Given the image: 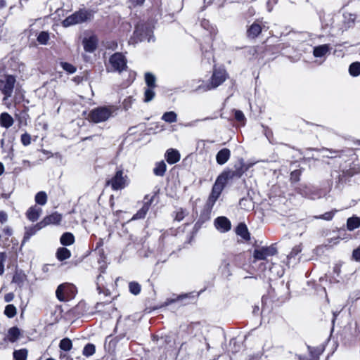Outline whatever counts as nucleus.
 <instances>
[{
  "mask_svg": "<svg viewBox=\"0 0 360 360\" xmlns=\"http://www.w3.org/2000/svg\"><path fill=\"white\" fill-rule=\"evenodd\" d=\"M240 174L236 171H224L217 179L207 200V205L212 207L220 196L227 181Z\"/></svg>",
  "mask_w": 360,
  "mask_h": 360,
  "instance_id": "obj_1",
  "label": "nucleus"
},
{
  "mask_svg": "<svg viewBox=\"0 0 360 360\" xmlns=\"http://www.w3.org/2000/svg\"><path fill=\"white\" fill-rule=\"evenodd\" d=\"M117 108L115 105L100 106L92 109L88 115V120L94 123L107 121L116 113Z\"/></svg>",
  "mask_w": 360,
  "mask_h": 360,
  "instance_id": "obj_2",
  "label": "nucleus"
},
{
  "mask_svg": "<svg viewBox=\"0 0 360 360\" xmlns=\"http://www.w3.org/2000/svg\"><path fill=\"white\" fill-rule=\"evenodd\" d=\"M153 40V31L151 28L145 24H139L136 25L134 32V37L130 39L129 43H137L138 41H147L150 42Z\"/></svg>",
  "mask_w": 360,
  "mask_h": 360,
  "instance_id": "obj_3",
  "label": "nucleus"
},
{
  "mask_svg": "<svg viewBox=\"0 0 360 360\" xmlns=\"http://www.w3.org/2000/svg\"><path fill=\"white\" fill-rule=\"evenodd\" d=\"M91 13L90 11L85 9H80L75 12L71 15L67 17L62 24L64 27H69L78 23H82L90 19Z\"/></svg>",
  "mask_w": 360,
  "mask_h": 360,
  "instance_id": "obj_4",
  "label": "nucleus"
},
{
  "mask_svg": "<svg viewBox=\"0 0 360 360\" xmlns=\"http://www.w3.org/2000/svg\"><path fill=\"white\" fill-rule=\"evenodd\" d=\"M76 293V287L68 283L60 284L56 291L57 298L63 302L73 299Z\"/></svg>",
  "mask_w": 360,
  "mask_h": 360,
  "instance_id": "obj_5",
  "label": "nucleus"
},
{
  "mask_svg": "<svg viewBox=\"0 0 360 360\" xmlns=\"http://www.w3.org/2000/svg\"><path fill=\"white\" fill-rule=\"evenodd\" d=\"M15 83V79L12 75H5L0 78V91L4 95V101L11 96Z\"/></svg>",
  "mask_w": 360,
  "mask_h": 360,
  "instance_id": "obj_6",
  "label": "nucleus"
},
{
  "mask_svg": "<svg viewBox=\"0 0 360 360\" xmlns=\"http://www.w3.org/2000/svg\"><path fill=\"white\" fill-rule=\"evenodd\" d=\"M113 190L123 189L128 184L127 176L124 174L122 170H117L115 176L107 182Z\"/></svg>",
  "mask_w": 360,
  "mask_h": 360,
  "instance_id": "obj_7",
  "label": "nucleus"
},
{
  "mask_svg": "<svg viewBox=\"0 0 360 360\" xmlns=\"http://www.w3.org/2000/svg\"><path fill=\"white\" fill-rule=\"evenodd\" d=\"M226 79V72L223 69H215L211 78L210 84L204 88V91H208L217 88Z\"/></svg>",
  "mask_w": 360,
  "mask_h": 360,
  "instance_id": "obj_8",
  "label": "nucleus"
},
{
  "mask_svg": "<svg viewBox=\"0 0 360 360\" xmlns=\"http://www.w3.org/2000/svg\"><path fill=\"white\" fill-rule=\"evenodd\" d=\"M110 69L113 71L121 72L127 67V60L125 57L120 53H115L109 60Z\"/></svg>",
  "mask_w": 360,
  "mask_h": 360,
  "instance_id": "obj_9",
  "label": "nucleus"
},
{
  "mask_svg": "<svg viewBox=\"0 0 360 360\" xmlns=\"http://www.w3.org/2000/svg\"><path fill=\"white\" fill-rule=\"evenodd\" d=\"M276 253V249L271 245L255 249L253 256L255 259L264 260L267 257L274 255Z\"/></svg>",
  "mask_w": 360,
  "mask_h": 360,
  "instance_id": "obj_10",
  "label": "nucleus"
},
{
  "mask_svg": "<svg viewBox=\"0 0 360 360\" xmlns=\"http://www.w3.org/2000/svg\"><path fill=\"white\" fill-rule=\"evenodd\" d=\"M297 192L304 197L313 200L322 197V194L319 191L304 185H301L298 187L297 188Z\"/></svg>",
  "mask_w": 360,
  "mask_h": 360,
  "instance_id": "obj_11",
  "label": "nucleus"
},
{
  "mask_svg": "<svg viewBox=\"0 0 360 360\" xmlns=\"http://www.w3.org/2000/svg\"><path fill=\"white\" fill-rule=\"evenodd\" d=\"M153 201V197L146 196L142 207L133 216L132 219H140L145 217Z\"/></svg>",
  "mask_w": 360,
  "mask_h": 360,
  "instance_id": "obj_12",
  "label": "nucleus"
},
{
  "mask_svg": "<svg viewBox=\"0 0 360 360\" xmlns=\"http://www.w3.org/2000/svg\"><path fill=\"white\" fill-rule=\"evenodd\" d=\"M153 201V197L146 196L142 207L133 216L132 219H140L145 217Z\"/></svg>",
  "mask_w": 360,
  "mask_h": 360,
  "instance_id": "obj_13",
  "label": "nucleus"
},
{
  "mask_svg": "<svg viewBox=\"0 0 360 360\" xmlns=\"http://www.w3.org/2000/svg\"><path fill=\"white\" fill-rule=\"evenodd\" d=\"M62 219V215L58 212H53L51 214L46 216L41 220V224L45 227L50 224H58Z\"/></svg>",
  "mask_w": 360,
  "mask_h": 360,
  "instance_id": "obj_14",
  "label": "nucleus"
},
{
  "mask_svg": "<svg viewBox=\"0 0 360 360\" xmlns=\"http://www.w3.org/2000/svg\"><path fill=\"white\" fill-rule=\"evenodd\" d=\"M264 27L265 25L262 22H255L248 30V37L252 39L257 37Z\"/></svg>",
  "mask_w": 360,
  "mask_h": 360,
  "instance_id": "obj_15",
  "label": "nucleus"
},
{
  "mask_svg": "<svg viewBox=\"0 0 360 360\" xmlns=\"http://www.w3.org/2000/svg\"><path fill=\"white\" fill-rule=\"evenodd\" d=\"M214 225L221 232H226L231 229L230 221L225 217H217L214 221Z\"/></svg>",
  "mask_w": 360,
  "mask_h": 360,
  "instance_id": "obj_16",
  "label": "nucleus"
},
{
  "mask_svg": "<svg viewBox=\"0 0 360 360\" xmlns=\"http://www.w3.org/2000/svg\"><path fill=\"white\" fill-rule=\"evenodd\" d=\"M165 158L169 165H173L180 160L181 155L177 150L169 148L166 151Z\"/></svg>",
  "mask_w": 360,
  "mask_h": 360,
  "instance_id": "obj_17",
  "label": "nucleus"
},
{
  "mask_svg": "<svg viewBox=\"0 0 360 360\" xmlns=\"http://www.w3.org/2000/svg\"><path fill=\"white\" fill-rule=\"evenodd\" d=\"M43 226L41 224V222L37 223L34 226L30 227L25 228V232L22 240V243H25L32 236H34L38 231L41 229Z\"/></svg>",
  "mask_w": 360,
  "mask_h": 360,
  "instance_id": "obj_18",
  "label": "nucleus"
},
{
  "mask_svg": "<svg viewBox=\"0 0 360 360\" xmlns=\"http://www.w3.org/2000/svg\"><path fill=\"white\" fill-rule=\"evenodd\" d=\"M42 212L41 208L34 205L28 209L26 212L27 218L31 221H36Z\"/></svg>",
  "mask_w": 360,
  "mask_h": 360,
  "instance_id": "obj_19",
  "label": "nucleus"
},
{
  "mask_svg": "<svg viewBox=\"0 0 360 360\" xmlns=\"http://www.w3.org/2000/svg\"><path fill=\"white\" fill-rule=\"evenodd\" d=\"M231 156V151L228 148H223L220 150L217 155H216V160L217 162L219 165H224L225 164L230 158Z\"/></svg>",
  "mask_w": 360,
  "mask_h": 360,
  "instance_id": "obj_20",
  "label": "nucleus"
},
{
  "mask_svg": "<svg viewBox=\"0 0 360 360\" xmlns=\"http://www.w3.org/2000/svg\"><path fill=\"white\" fill-rule=\"evenodd\" d=\"M330 51V47L328 44H322L314 48L313 55L316 58H321L328 54Z\"/></svg>",
  "mask_w": 360,
  "mask_h": 360,
  "instance_id": "obj_21",
  "label": "nucleus"
},
{
  "mask_svg": "<svg viewBox=\"0 0 360 360\" xmlns=\"http://www.w3.org/2000/svg\"><path fill=\"white\" fill-rule=\"evenodd\" d=\"M96 39L94 37L84 39L83 41L84 50L87 52H93L96 48Z\"/></svg>",
  "mask_w": 360,
  "mask_h": 360,
  "instance_id": "obj_22",
  "label": "nucleus"
},
{
  "mask_svg": "<svg viewBox=\"0 0 360 360\" xmlns=\"http://www.w3.org/2000/svg\"><path fill=\"white\" fill-rule=\"evenodd\" d=\"M13 124V117L7 112H3L0 115V124L5 128H9Z\"/></svg>",
  "mask_w": 360,
  "mask_h": 360,
  "instance_id": "obj_23",
  "label": "nucleus"
},
{
  "mask_svg": "<svg viewBox=\"0 0 360 360\" xmlns=\"http://www.w3.org/2000/svg\"><path fill=\"white\" fill-rule=\"evenodd\" d=\"M20 330L17 327L11 328L6 335V340L11 342H15L20 336Z\"/></svg>",
  "mask_w": 360,
  "mask_h": 360,
  "instance_id": "obj_24",
  "label": "nucleus"
},
{
  "mask_svg": "<svg viewBox=\"0 0 360 360\" xmlns=\"http://www.w3.org/2000/svg\"><path fill=\"white\" fill-rule=\"evenodd\" d=\"M301 251H302L301 245H299L295 246L287 257L288 263V264L296 263L298 259H296L295 257L301 252Z\"/></svg>",
  "mask_w": 360,
  "mask_h": 360,
  "instance_id": "obj_25",
  "label": "nucleus"
},
{
  "mask_svg": "<svg viewBox=\"0 0 360 360\" xmlns=\"http://www.w3.org/2000/svg\"><path fill=\"white\" fill-rule=\"evenodd\" d=\"M28 350L27 349H20L13 351V357L14 360H27Z\"/></svg>",
  "mask_w": 360,
  "mask_h": 360,
  "instance_id": "obj_26",
  "label": "nucleus"
},
{
  "mask_svg": "<svg viewBox=\"0 0 360 360\" xmlns=\"http://www.w3.org/2000/svg\"><path fill=\"white\" fill-rule=\"evenodd\" d=\"M360 226V218L357 217H349L347 221V228L349 231H354Z\"/></svg>",
  "mask_w": 360,
  "mask_h": 360,
  "instance_id": "obj_27",
  "label": "nucleus"
},
{
  "mask_svg": "<svg viewBox=\"0 0 360 360\" xmlns=\"http://www.w3.org/2000/svg\"><path fill=\"white\" fill-rule=\"evenodd\" d=\"M236 233L243 239L248 240L250 239V234L245 224H240L236 228Z\"/></svg>",
  "mask_w": 360,
  "mask_h": 360,
  "instance_id": "obj_28",
  "label": "nucleus"
},
{
  "mask_svg": "<svg viewBox=\"0 0 360 360\" xmlns=\"http://www.w3.org/2000/svg\"><path fill=\"white\" fill-rule=\"evenodd\" d=\"M167 169V165L164 161L157 162L155 167L153 169V173L156 176H164Z\"/></svg>",
  "mask_w": 360,
  "mask_h": 360,
  "instance_id": "obj_29",
  "label": "nucleus"
},
{
  "mask_svg": "<svg viewBox=\"0 0 360 360\" xmlns=\"http://www.w3.org/2000/svg\"><path fill=\"white\" fill-rule=\"evenodd\" d=\"M60 241L63 245H70L75 242V237L71 233L67 232L61 236Z\"/></svg>",
  "mask_w": 360,
  "mask_h": 360,
  "instance_id": "obj_30",
  "label": "nucleus"
},
{
  "mask_svg": "<svg viewBox=\"0 0 360 360\" xmlns=\"http://www.w3.org/2000/svg\"><path fill=\"white\" fill-rule=\"evenodd\" d=\"M56 256L58 260L63 261L71 256L70 251L66 248H60L58 249Z\"/></svg>",
  "mask_w": 360,
  "mask_h": 360,
  "instance_id": "obj_31",
  "label": "nucleus"
},
{
  "mask_svg": "<svg viewBox=\"0 0 360 360\" xmlns=\"http://www.w3.org/2000/svg\"><path fill=\"white\" fill-rule=\"evenodd\" d=\"M162 120L167 123L176 122L177 114L174 111L166 112L162 115Z\"/></svg>",
  "mask_w": 360,
  "mask_h": 360,
  "instance_id": "obj_32",
  "label": "nucleus"
},
{
  "mask_svg": "<svg viewBox=\"0 0 360 360\" xmlns=\"http://www.w3.org/2000/svg\"><path fill=\"white\" fill-rule=\"evenodd\" d=\"M349 74L353 77H357L360 75V63H352L349 68Z\"/></svg>",
  "mask_w": 360,
  "mask_h": 360,
  "instance_id": "obj_33",
  "label": "nucleus"
},
{
  "mask_svg": "<svg viewBox=\"0 0 360 360\" xmlns=\"http://www.w3.org/2000/svg\"><path fill=\"white\" fill-rule=\"evenodd\" d=\"M145 82H146L148 87L155 88L156 86L155 85L156 78H155V75L150 72H146L145 74Z\"/></svg>",
  "mask_w": 360,
  "mask_h": 360,
  "instance_id": "obj_34",
  "label": "nucleus"
},
{
  "mask_svg": "<svg viewBox=\"0 0 360 360\" xmlns=\"http://www.w3.org/2000/svg\"><path fill=\"white\" fill-rule=\"evenodd\" d=\"M35 202L40 205H44L47 202L46 193L44 191L37 193L35 195Z\"/></svg>",
  "mask_w": 360,
  "mask_h": 360,
  "instance_id": "obj_35",
  "label": "nucleus"
},
{
  "mask_svg": "<svg viewBox=\"0 0 360 360\" xmlns=\"http://www.w3.org/2000/svg\"><path fill=\"white\" fill-rule=\"evenodd\" d=\"M37 41L42 45H46L49 40V34L48 32L42 31L37 36Z\"/></svg>",
  "mask_w": 360,
  "mask_h": 360,
  "instance_id": "obj_36",
  "label": "nucleus"
},
{
  "mask_svg": "<svg viewBox=\"0 0 360 360\" xmlns=\"http://www.w3.org/2000/svg\"><path fill=\"white\" fill-rule=\"evenodd\" d=\"M59 347L62 350L67 352L72 349V344L70 339L64 338L60 340Z\"/></svg>",
  "mask_w": 360,
  "mask_h": 360,
  "instance_id": "obj_37",
  "label": "nucleus"
},
{
  "mask_svg": "<svg viewBox=\"0 0 360 360\" xmlns=\"http://www.w3.org/2000/svg\"><path fill=\"white\" fill-rule=\"evenodd\" d=\"M129 289L131 293L137 295L140 293L141 288L139 283L132 281L129 283Z\"/></svg>",
  "mask_w": 360,
  "mask_h": 360,
  "instance_id": "obj_38",
  "label": "nucleus"
},
{
  "mask_svg": "<svg viewBox=\"0 0 360 360\" xmlns=\"http://www.w3.org/2000/svg\"><path fill=\"white\" fill-rule=\"evenodd\" d=\"M186 214V210L182 207H179L174 212V219L176 221H181Z\"/></svg>",
  "mask_w": 360,
  "mask_h": 360,
  "instance_id": "obj_39",
  "label": "nucleus"
},
{
  "mask_svg": "<svg viewBox=\"0 0 360 360\" xmlns=\"http://www.w3.org/2000/svg\"><path fill=\"white\" fill-rule=\"evenodd\" d=\"M4 314L8 318H13L16 315V308L13 304H8L6 307Z\"/></svg>",
  "mask_w": 360,
  "mask_h": 360,
  "instance_id": "obj_40",
  "label": "nucleus"
},
{
  "mask_svg": "<svg viewBox=\"0 0 360 360\" xmlns=\"http://www.w3.org/2000/svg\"><path fill=\"white\" fill-rule=\"evenodd\" d=\"M154 88L148 87L144 92V101L149 102L152 101L155 96Z\"/></svg>",
  "mask_w": 360,
  "mask_h": 360,
  "instance_id": "obj_41",
  "label": "nucleus"
},
{
  "mask_svg": "<svg viewBox=\"0 0 360 360\" xmlns=\"http://www.w3.org/2000/svg\"><path fill=\"white\" fill-rule=\"evenodd\" d=\"M95 346L93 344H87L84 347L82 353L84 356H89L95 353Z\"/></svg>",
  "mask_w": 360,
  "mask_h": 360,
  "instance_id": "obj_42",
  "label": "nucleus"
},
{
  "mask_svg": "<svg viewBox=\"0 0 360 360\" xmlns=\"http://www.w3.org/2000/svg\"><path fill=\"white\" fill-rule=\"evenodd\" d=\"M60 65L64 70H65L67 72L70 74H72L76 71V68L70 63L62 62L60 63Z\"/></svg>",
  "mask_w": 360,
  "mask_h": 360,
  "instance_id": "obj_43",
  "label": "nucleus"
},
{
  "mask_svg": "<svg viewBox=\"0 0 360 360\" xmlns=\"http://www.w3.org/2000/svg\"><path fill=\"white\" fill-rule=\"evenodd\" d=\"M20 141L23 146H27L31 143V136L27 133H24L21 135Z\"/></svg>",
  "mask_w": 360,
  "mask_h": 360,
  "instance_id": "obj_44",
  "label": "nucleus"
},
{
  "mask_svg": "<svg viewBox=\"0 0 360 360\" xmlns=\"http://www.w3.org/2000/svg\"><path fill=\"white\" fill-rule=\"evenodd\" d=\"M336 212H337L336 210L330 211V212H328L324 213L323 214L320 215L317 218L329 221L333 219V217H334V214Z\"/></svg>",
  "mask_w": 360,
  "mask_h": 360,
  "instance_id": "obj_45",
  "label": "nucleus"
},
{
  "mask_svg": "<svg viewBox=\"0 0 360 360\" xmlns=\"http://www.w3.org/2000/svg\"><path fill=\"white\" fill-rule=\"evenodd\" d=\"M6 259V255L4 252H0V275L4 273V263Z\"/></svg>",
  "mask_w": 360,
  "mask_h": 360,
  "instance_id": "obj_46",
  "label": "nucleus"
},
{
  "mask_svg": "<svg viewBox=\"0 0 360 360\" xmlns=\"http://www.w3.org/2000/svg\"><path fill=\"white\" fill-rule=\"evenodd\" d=\"M301 172L299 170H295L290 174V181L292 182H297L300 180Z\"/></svg>",
  "mask_w": 360,
  "mask_h": 360,
  "instance_id": "obj_47",
  "label": "nucleus"
},
{
  "mask_svg": "<svg viewBox=\"0 0 360 360\" xmlns=\"http://www.w3.org/2000/svg\"><path fill=\"white\" fill-rule=\"evenodd\" d=\"M145 0H129V8H135L139 6H141L143 4Z\"/></svg>",
  "mask_w": 360,
  "mask_h": 360,
  "instance_id": "obj_48",
  "label": "nucleus"
},
{
  "mask_svg": "<svg viewBox=\"0 0 360 360\" xmlns=\"http://www.w3.org/2000/svg\"><path fill=\"white\" fill-rule=\"evenodd\" d=\"M133 101V98L130 96L125 98L122 103L123 108L125 110H128L129 108H131Z\"/></svg>",
  "mask_w": 360,
  "mask_h": 360,
  "instance_id": "obj_49",
  "label": "nucleus"
},
{
  "mask_svg": "<svg viewBox=\"0 0 360 360\" xmlns=\"http://www.w3.org/2000/svg\"><path fill=\"white\" fill-rule=\"evenodd\" d=\"M235 118L238 122H243L245 120L244 114L240 110L235 111Z\"/></svg>",
  "mask_w": 360,
  "mask_h": 360,
  "instance_id": "obj_50",
  "label": "nucleus"
},
{
  "mask_svg": "<svg viewBox=\"0 0 360 360\" xmlns=\"http://www.w3.org/2000/svg\"><path fill=\"white\" fill-rule=\"evenodd\" d=\"M352 257L355 261L360 262V246L354 250Z\"/></svg>",
  "mask_w": 360,
  "mask_h": 360,
  "instance_id": "obj_51",
  "label": "nucleus"
},
{
  "mask_svg": "<svg viewBox=\"0 0 360 360\" xmlns=\"http://www.w3.org/2000/svg\"><path fill=\"white\" fill-rule=\"evenodd\" d=\"M209 119H210L209 117H205V118H204V119H202V120H199V119H198V120H193V121H192V122H188V123L185 124H184V127H195L198 122H200V121L207 120H209Z\"/></svg>",
  "mask_w": 360,
  "mask_h": 360,
  "instance_id": "obj_52",
  "label": "nucleus"
},
{
  "mask_svg": "<svg viewBox=\"0 0 360 360\" xmlns=\"http://www.w3.org/2000/svg\"><path fill=\"white\" fill-rule=\"evenodd\" d=\"M229 264L228 262H226V261H224L223 262V266H221L220 269H221V271L223 274H228L229 272V270H228V267H229Z\"/></svg>",
  "mask_w": 360,
  "mask_h": 360,
  "instance_id": "obj_53",
  "label": "nucleus"
},
{
  "mask_svg": "<svg viewBox=\"0 0 360 360\" xmlns=\"http://www.w3.org/2000/svg\"><path fill=\"white\" fill-rule=\"evenodd\" d=\"M13 298H14V295L11 292V293H8L5 295L4 300L6 302H10L13 300Z\"/></svg>",
  "mask_w": 360,
  "mask_h": 360,
  "instance_id": "obj_54",
  "label": "nucleus"
},
{
  "mask_svg": "<svg viewBox=\"0 0 360 360\" xmlns=\"http://www.w3.org/2000/svg\"><path fill=\"white\" fill-rule=\"evenodd\" d=\"M103 278L102 276L101 275H99L98 277H97V285H98V290L99 291V293H101V288L99 286V283L101 282V279Z\"/></svg>",
  "mask_w": 360,
  "mask_h": 360,
  "instance_id": "obj_55",
  "label": "nucleus"
},
{
  "mask_svg": "<svg viewBox=\"0 0 360 360\" xmlns=\"http://www.w3.org/2000/svg\"><path fill=\"white\" fill-rule=\"evenodd\" d=\"M4 232L7 235V236H11L12 234V231L10 228H5L4 229Z\"/></svg>",
  "mask_w": 360,
  "mask_h": 360,
  "instance_id": "obj_56",
  "label": "nucleus"
},
{
  "mask_svg": "<svg viewBox=\"0 0 360 360\" xmlns=\"http://www.w3.org/2000/svg\"><path fill=\"white\" fill-rule=\"evenodd\" d=\"M60 358L62 359V358H66L67 360H72V358H70V356H68L66 354H63V353H60Z\"/></svg>",
  "mask_w": 360,
  "mask_h": 360,
  "instance_id": "obj_57",
  "label": "nucleus"
},
{
  "mask_svg": "<svg viewBox=\"0 0 360 360\" xmlns=\"http://www.w3.org/2000/svg\"><path fill=\"white\" fill-rule=\"evenodd\" d=\"M6 6V0H0V9L4 8Z\"/></svg>",
  "mask_w": 360,
  "mask_h": 360,
  "instance_id": "obj_58",
  "label": "nucleus"
},
{
  "mask_svg": "<svg viewBox=\"0 0 360 360\" xmlns=\"http://www.w3.org/2000/svg\"><path fill=\"white\" fill-rule=\"evenodd\" d=\"M208 23H209L208 21L204 20L203 21H202L201 25L202 27H204L205 28L207 29V26L208 25Z\"/></svg>",
  "mask_w": 360,
  "mask_h": 360,
  "instance_id": "obj_59",
  "label": "nucleus"
},
{
  "mask_svg": "<svg viewBox=\"0 0 360 360\" xmlns=\"http://www.w3.org/2000/svg\"><path fill=\"white\" fill-rule=\"evenodd\" d=\"M6 216L4 213H1L0 214V220H6Z\"/></svg>",
  "mask_w": 360,
  "mask_h": 360,
  "instance_id": "obj_60",
  "label": "nucleus"
},
{
  "mask_svg": "<svg viewBox=\"0 0 360 360\" xmlns=\"http://www.w3.org/2000/svg\"><path fill=\"white\" fill-rule=\"evenodd\" d=\"M4 171V165L1 162H0V175H1L3 174Z\"/></svg>",
  "mask_w": 360,
  "mask_h": 360,
  "instance_id": "obj_61",
  "label": "nucleus"
},
{
  "mask_svg": "<svg viewBox=\"0 0 360 360\" xmlns=\"http://www.w3.org/2000/svg\"><path fill=\"white\" fill-rule=\"evenodd\" d=\"M246 201H247V200H244V199L241 200L240 202V205L243 204V202H246Z\"/></svg>",
  "mask_w": 360,
  "mask_h": 360,
  "instance_id": "obj_62",
  "label": "nucleus"
},
{
  "mask_svg": "<svg viewBox=\"0 0 360 360\" xmlns=\"http://www.w3.org/2000/svg\"><path fill=\"white\" fill-rule=\"evenodd\" d=\"M321 351L319 350V351L317 352L316 356L320 355V354H321Z\"/></svg>",
  "mask_w": 360,
  "mask_h": 360,
  "instance_id": "obj_63",
  "label": "nucleus"
},
{
  "mask_svg": "<svg viewBox=\"0 0 360 360\" xmlns=\"http://www.w3.org/2000/svg\"><path fill=\"white\" fill-rule=\"evenodd\" d=\"M46 360H56V359H53V358H48V359H46Z\"/></svg>",
  "mask_w": 360,
  "mask_h": 360,
  "instance_id": "obj_64",
  "label": "nucleus"
}]
</instances>
